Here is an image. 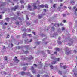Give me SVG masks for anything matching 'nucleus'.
I'll list each match as a JSON object with an SVG mask.
<instances>
[{"mask_svg":"<svg viewBox=\"0 0 77 77\" xmlns=\"http://www.w3.org/2000/svg\"><path fill=\"white\" fill-rule=\"evenodd\" d=\"M55 33H56L54 34V35H55V36H56V35H57V33L56 32H55Z\"/></svg>","mask_w":77,"mask_h":77,"instance_id":"obj_52","label":"nucleus"},{"mask_svg":"<svg viewBox=\"0 0 77 77\" xmlns=\"http://www.w3.org/2000/svg\"><path fill=\"white\" fill-rule=\"evenodd\" d=\"M53 7L54 8H56V4H54L53 5Z\"/></svg>","mask_w":77,"mask_h":77,"instance_id":"obj_47","label":"nucleus"},{"mask_svg":"<svg viewBox=\"0 0 77 77\" xmlns=\"http://www.w3.org/2000/svg\"><path fill=\"white\" fill-rule=\"evenodd\" d=\"M47 52L49 54H50V50H48L47 51Z\"/></svg>","mask_w":77,"mask_h":77,"instance_id":"obj_37","label":"nucleus"},{"mask_svg":"<svg viewBox=\"0 0 77 77\" xmlns=\"http://www.w3.org/2000/svg\"><path fill=\"white\" fill-rule=\"evenodd\" d=\"M42 17V16H41L40 15H39L38 17V18H41V17Z\"/></svg>","mask_w":77,"mask_h":77,"instance_id":"obj_35","label":"nucleus"},{"mask_svg":"<svg viewBox=\"0 0 77 77\" xmlns=\"http://www.w3.org/2000/svg\"><path fill=\"white\" fill-rule=\"evenodd\" d=\"M63 65V64L60 63V68H62Z\"/></svg>","mask_w":77,"mask_h":77,"instance_id":"obj_24","label":"nucleus"},{"mask_svg":"<svg viewBox=\"0 0 77 77\" xmlns=\"http://www.w3.org/2000/svg\"><path fill=\"white\" fill-rule=\"evenodd\" d=\"M18 19L19 20H21V19L20 17H19Z\"/></svg>","mask_w":77,"mask_h":77,"instance_id":"obj_60","label":"nucleus"},{"mask_svg":"<svg viewBox=\"0 0 77 77\" xmlns=\"http://www.w3.org/2000/svg\"><path fill=\"white\" fill-rule=\"evenodd\" d=\"M11 45L12 47H13V46H14V45H13V44L12 43L11 44Z\"/></svg>","mask_w":77,"mask_h":77,"instance_id":"obj_57","label":"nucleus"},{"mask_svg":"<svg viewBox=\"0 0 77 77\" xmlns=\"http://www.w3.org/2000/svg\"><path fill=\"white\" fill-rule=\"evenodd\" d=\"M18 5H16V6L14 7L11 8V10H13V11H15L16 9H18Z\"/></svg>","mask_w":77,"mask_h":77,"instance_id":"obj_3","label":"nucleus"},{"mask_svg":"<svg viewBox=\"0 0 77 77\" xmlns=\"http://www.w3.org/2000/svg\"><path fill=\"white\" fill-rule=\"evenodd\" d=\"M29 53V52L27 51L25 52V53H26V54H27V53Z\"/></svg>","mask_w":77,"mask_h":77,"instance_id":"obj_49","label":"nucleus"},{"mask_svg":"<svg viewBox=\"0 0 77 77\" xmlns=\"http://www.w3.org/2000/svg\"><path fill=\"white\" fill-rule=\"evenodd\" d=\"M50 68H51V69H53V66H50Z\"/></svg>","mask_w":77,"mask_h":77,"instance_id":"obj_30","label":"nucleus"},{"mask_svg":"<svg viewBox=\"0 0 77 77\" xmlns=\"http://www.w3.org/2000/svg\"><path fill=\"white\" fill-rule=\"evenodd\" d=\"M54 54H56L57 55V52H54Z\"/></svg>","mask_w":77,"mask_h":77,"instance_id":"obj_56","label":"nucleus"},{"mask_svg":"<svg viewBox=\"0 0 77 77\" xmlns=\"http://www.w3.org/2000/svg\"><path fill=\"white\" fill-rule=\"evenodd\" d=\"M63 17H66V14H63Z\"/></svg>","mask_w":77,"mask_h":77,"instance_id":"obj_55","label":"nucleus"},{"mask_svg":"<svg viewBox=\"0 0 77 77\" xmlns=\"http://www.w3.org/2000/svg\"><path fill=\"white\" fill-rule=\"evenodd\" d=\"M14 2H18V0H14Z\"/></svg>","mask_w":77,"mask_h":77,"instance_id":"obj_44","label":"nucleus"},{"mask_svg":"<svg viewBox=\"0 0 77 77\" xmlns=\"http://www.w3.org/2000/svg\"><path fill=\"white\" fill-rule=\"evenodd\" d=\"M28 58L29 59H33V57H32V56H29L28 57Z\"/></svg>","mask_w":77,"mask_h":77,"instance_id":"obj_10","label":"nucleus"},{"mask_svg":"<svg viewBox=\"0 0 77 77\" xmlns=\"http://www.w3.org/2000/svg\"><path fill=\"white\" fill-rule=\"evenodd\" d=\"M23 38H27V34L26 33L23 34Z\"/></svg>","mask_w":77,"mask_h":77,"instance_id":"obj_7","label":"nucleus"},{"mask_svg":"<svg viewBox=\"0 0 77 77\" xmlns=\"http://www.w3.org/2000/svg\"><path fill=\"white\" fill-rule=\"evenodd\" d=\"M58 73L59 74H62V72L59 71Z\"/></svg>","mask_w":77,"mask_h":77,"instance_id":"obj_40","label":"nucleus"},{"mask_svg":"<svg viewBox=\"0 0 77 77\" xmlns=\"http://www.w3.org/2000/svg\"><path fill=\"white\" fill-rule=\"evenodd\" d=\"M15 58L14 59V61L15 62H17V63H18V62H19V60L17 59V57H15Z\"/></svg>","mask_w":77,"mask_h":77,"instance_id":"obj_6","label":"nucleus"},{"mask_svg":"<svg viewBox=\"0 0 77 77\" xmlns=\"http://www.w3.org/2000/svg\"><path fill=\"white\" fill-rule=\"evenodd\" d=\"M64 50L66 51V53L67 55H68L69 54H71V52H72V51H70L68 52V48H67V47H66V48L64 49Z\"/></svg>","mask_w":77,"mask_h":77,"instance_id":"obj_1","label":"nucleus"},{"mask_svg":"<svg viewBox=\"0 0 77 77\" xmlns=\"http://www.w3.org/2000/svg\"><path fill=\"white\" fill-rule=\"evenodd\" d=\"M55 63H56V61H53L52 62V64H55Z\"/></svg>","mask_w":77,"mask_h":77,"instance_id":"obj_26","label":"nucleus"},{"mask_svg":"<svg viewBox=\"0 0 77 77\" xmlns=\"http://www.w3.org/2000/svg\"><path fill=\"white\" fill-rule=\"evenodd\" d=\"M58 43L59 44H61L62 42H61L59 41L58 42Z\"/></svg>","mask_w":77,"mask_h":77,"instance_id":"obj_36","label":"nucleus"},{"mask_svg":"<svg viewBox=\"0 0 77 77\" xmlns=\"http://www.w3.org/2000/svg\"><path fill=\"white\" fill-rule=\"evenodd\" d=\"M26 20H29V18H28V16H27V15H26Z\"/></svg>","mask_w":77,"mask_h":77,"instance_id":"obj_31","label":"nucleus"},{"mask_svg":"<svg viewBox=\"0 0 77 77\" xmlns=\"http://www.w3.org/2000/svg\"><path fill=\"white\" fill-rule=\"evenodd\" d=\"M35 43H36L37 44L39 45V44H40V42H35Z\"/></svg>","mask_w":77,"mask_h":77,"instance_id":"obj_33","label":"nucleus"},{"mask_svg":"<svg viewBox=\"0 0 77 77\" xmlns=\"http://www.w3.org/2000/svg\"><path fill=\"white\" fill-rule=\"evenodd\" d=\"M44 6H45V7L46 8H48V5L47 4L44 5Z\"/></svg>","mask_w":77,"mask_h":77,"instance_id":"obj_14","label":"nucleus"},{"mask_svg":"<svg viewBox=\"0 0 77 77\" xmlns=\"http://www.w3.org/2000/svg\"><path fill=\"white\" fill-rule=\"evenodd\" d=\"M56 50H57L58 51H59V48H56Z\"/></svg>","mask_w":77,"mask_h":77,"instance_id":"obj_41","label":"nucleus"},{"mask_svg":"<svg viewBox=\"0 0 77 77\" xmlns=\"http://www.w3.org/2000/svg\"><path fill=\"white\" fill-rule=\"evenodd\" d=\"M7 57H5L4 58V60H7Z\"/></svg>","mask_w":77,"mask_h":77,"instance_id":"obj_34","label":"nucleus"},{"mask_svg":"<svg viewBox=\"0 0 77 77\" xmlns=\"http://www.w3.org/2000/svg\"><path fill=\"white\" fill-rule=\"evenodd\" d=\"M39 68L40 69V68H41V67L42 66V64H41L39 65Z\"/></svg>","mask_w":77,"mask_h":77,"instance_id":"obj_16","label":"nucleus"},{"mask_svg":"<svg viewBox=\"0 0 77 77\" xmlns=\"http://www.w3.org/2000/svg\"><path fill=\"white\" fill-rule=\"evenodd\" d=\"M5 19L6 20V21H7L8 22H9V21H10V20H9V18H7Z\"/></svg>","mask_w":77,"mask_h":77,"instance_id":"obj_17","label":"nucleus"},{"mask_svg":"<svg viewBox=\"0 0 77 77\" xmlns=\"http://www.w3.org/2000/svg\"><path fill=\"white\" fill-rule=\"evenodd\" d=\"M31 69L32 70V73H33V74H35L36 73V70H35L34 69V68L33 67H31Z\"/></svg>","mask_w":77,"mask_h":77,"instance_id":"obj_2","label":"nucleus"},{"mask_svg":"<svg viewBox=\"0 0 77 77\" xmlns=\"http://www.w3.org/2000/svg\"><path fill=\"white\" fill-rule=\"evenodd\" d=\"M32 33H33V34L34 35H36V32H33Z\"/></svg>","mask_w":77,"mask_h":77,"instance_id":"obj_48","label":"nucleus"},{"mask_svg":"<svg viewBox=\"0 0 77 77\" xmlns=\"http://www.w3.org/2000/svg\"><path fill=\"white\" fill-rule=\"evenodd\" d=\"M6 5V3L5 2H4L0 6H5Z\"/></svg>","mask_w":77,"mask_h":77,"instance_id":"obj_8","label":"nucleus"},{"mask_svg":"<svg viewBox=\"0 0 77 77\" xmlns=\"http://www.w3.org/2000/svg\"><path fill=\"white\" fill-rule=\"evenodd\" d=\"M37 77H40V75L38 74V75L37 76Z\"/></svg>","mask_w":77,"mask_h":77,"instance_id":"obj_59","label":"nucleus"},{"mask_svg":"<svg viewBox=\"0 0 77 77\" xmlns=\"http://www.w3.org/2000/svg\"><path fill=\"white\" fill-rule=\"evenodd\" d=\"M33 66V67H35V68H36V67L37 66V65L36 64H34Z\"/></svg>","mask_w":77,"mask_h":77,"instance_id":"obj_21","label":"nucleus"},{"mask_svg":"<svg viewBox=\"0 0 77 77\" xmlns=\"http://www.w3.org/2000/svg\"><path fill=\"white\" fill-rule=\"evenodd\" d=\"M17 48H18V49H20V48H21V47H20V46H18L17 47Z\"/></svg>","mask_w":77,"mask_h":77,"instance_id":"obj_51","label":"nucleus"},{"mask_svg":"<svg viewBox=\"0 0 77 77\" xmlns=\"http://www.w3.org/2000/svg\"><path fill=\"white\" fill-rule=\"evenodd\" d=\"M27 32H30L31 30H30V29H27Z\"/></svg>","mask_w":77,"mask_h":77,"instance_id":"obj_23","label":"nucleus"},{"mask_svg":"<svg viewBox=\"0 0 77 77\" xmlns=\"http://www.w3.org/2000/svg\"><path fill=\"white\" fill-rule=\"evenodd\" d=\"M71 3H72V5H74L75 2L74 1L72 0V1H71Z\"/></svg>","mask_w":77,"mask_h":77,"instance_id":"obj_12","label":"nucleus"},{"mask_svg":"<svg viewBox=\"0 0 77 77\" xmlns=\"http://www.w3.org/2000/svg\"><path fill=\"white\" fill-rule=\"evenodd\" d=\"M57 9L58 11H60V12H62V11H63V9L61 7H59Z\"/></svg>","mask_w":77,"mask_h":77,"instance_id":"obj_5","label":"nucleus"},{"mask_svg":"<svg viewBox=\"0 0 77 77\" xmlns=\"http://www.w3.org/2000/svg\"><path fill=\"white\" fill-rule=\"evenodd\" d=\"M20 2L21 3H24V1L23 0H21Z\"/></svg>","mask_w":77,"mask_h":77,"instance_id":"obj_22","label":"nucleus"},{"mask_svg":"<svg viewBox=\"0 0 77 77\" xmlns=\"http://www.w3.org/2000/svg\"><path fill=\"white\" fill-rule=\"evenodd\" d=\"M55 60L57 61H58V62L59 61V58H55Z\"/></svg>","mask_w":77,"mask_h":77,"instance_id":"obj_25","label":"nucleus"},{"mask_svg":"<svg viewBox=\"0 0 77 77\" xmlns=\"http://www.w3.org/2000/svg\"><path fill=\"white\" fill-rule=\"evenodd\" d=\"M52 30L53 31H54V28L53 27H52Z\"/></svg>","mask_w":77,"mask_h":77,"instance_id":"obj_38","label":"nucleus"},{"mask_svg":"<svg viewBox=\"0 0 77 77\" xmlns=\"http://www.w3.org/2000/svg\"><path fill=\"white\" fill-rule=\"evenodd\" d=\"M23 69L24 71H26V67H23Z\"/></svg>","mask_w":77,"mask_h":77,"instance_id":"obj_28","label":"nucleus"},{"mask_svg":"<svg viewBox=\"0 0 77 77\" xmlns=\"http://www.w3.org/2000/svg\"><path fill=\"white\" fill-rule=\"evenodd\" d=\"M54 54H51V59H54L55 58V57L53 56V55Z\"/></svg>","mask_w":77,"mask_h":77,"instance_id":"obj_15","label":"nucleus"},{"mask_svg":"<svg viewBox=\"0 0 77 77\" xmlns=\"http://www.w3.org/2000/svg\"><path fill=\"white\" fill-rule=\"evenodd\" d=\"M2 72H3V73H4V74H6V73L5 72L3 71Z\"/></svg>","mask_w":77,"mask_h":77,"instance_id":"obj_54","label":"nucleus"},{"mask_svg":"<svg viewBox=\"0 0 77 77\" xmlns=\"http://www.w3.org/2000/svg\"><path fill=\"white\" fill-rule=\"evenodd\" d=\"M26 24H27L28 26H29V25H30V23H29V22H27L26 23Z\"/></svg>","mask_w":77,"mask_h":77,"instance_id":"obj_32","label":"nucleus"},{"mask_svg":"<svg viewBox=\"0 0 77 77\" xmlns=\"http://www.w3.org/2000/svg\"><path fill=\"white\" fill-rule=\"evenodd\" d=\"M54 26L56 27H59V24L56 23L54 24Z\"/></svg>","mask_w":77,"mask_h":77,"instance_id":"obj_9","label":"nucleus"},{"mask_svg":"<svg viewBox=\"0 0 77 77\" xmlns=\"http://www.w3.org/2000/svg\"><path fill=\"white\" fill-rule=\"evenodd\" d=\"M16 24H19V22H16Z\"/></svg>","mask_w":77,"mask_h":77,"instance_id":"obj_53","label":"nucleus"},{"mask_svg":"<svg viewBox=\"0 0 77 77\" xmlns=\"http://www.w3.org/2000/svg\"><path fill=\"white\" fill-rule=\"evenodd\" d=\"M5 25H7V24H8V23H7L5 22Z\"/></svg>","mask_w":77,"mask_h":77,"instance_id":"obj_63","label":"nucleus"},{"mask_svg":"<svg viewBox=\"0 0 77 77\" xmlns=\"http://www.w3.org/2000/svg\"><path fill=\"white\" fill-rule=\"evenodd\" d=\"M31 15H35V14L34 13H31Z\"/></svg>","mask_w":77,"mask_h":77,"instance_id":"obj_45","label":"nucleus"},{"mask_svg":"<svg viewBox=\"0 0 77 77\" xmlns=\"http://www.w3.org/2000/svg\"><path fill=\"white\" fill-rule=\"evenodd\" d=\"M63 6V4H60V7H61V6Z\"/></svg>","mask_w":77,"mask_h":77,"instance_id":"obj_46","label":"nucleus"},{"mask_svg":"<svg viewBox=\"0 0 77 77\" xmlns=\"http://www.w3.org/2000/svg\"><path fill=\"white\" fill-rule=\"evenodd\" d=\"M24 8V6L23 5H22L21 6V8H23V9Z\"/></svg>","mask_w":77,"mask_h":77,"instance_id":"obj_43","label":"nucleus"},{"mask_svg":"<svg viewBox=\"0 0 77 77\" xmlns=\"http://www.w3.org/2000/svg\"><path fill=\"white\" fill-rule=\"evenodd\" d=\"M65 30V28L63 27H62V30Z\"/></svg>","mask_w":77,"mask_h":77,"instance_id":"obj_50","label":"nucleus"},{"mask_svg":"<svg viewBox=\"0 0 77 77\" xmlns=\"http://www.w3.org/2000/svg\"><path fill=\"white\" fill-rule=\"evenodd\" d=\"M38 5V4H37L36 3H34L33 5V6L34 7V9H37V6H36V5Z\"/></svg>","mask_w":77,"mask_h":77,"instance_id":"obj_4","label":"nucleus"},{"mask_svg":"<svg viewBox=\"0 0 77 77\" xmlns=\"http://www.w3.org/2000/svg\"><path fill=\"white\" fill-rule=\"evenodd\" d=\"M39 7H40V8H43L44 7V5H43V4L40 5L39 6Z\"/></svg>","mask_w":77,"mask_h":77,"instance_id":"obj_11","label":"nucleus"},{"mask_svg":"<svg viewBox=\"0 0 77 77\" xmlns=\"http://www.w3.org/2000/svg\"><path fill=\"white\" fill-rule=\"evenodd\" d=\"M7 37L6 38H9V34H7Z\"/></svg>","mask_w":77,"mask_h":77,"instance_id":"obj_39","label":"nucleus"},{"mask_svg":"<svg viewBox=\"0 0 77 77\" xmlns=\"http://www.w3.org/2000/svg\"><path fill=\"white\" fill-rule=\"evenodd\" d=\"M0 24H1V25L3 24V22H0Z\"/></svg>","mask_w":77,"mask_h":77,"instance_id":"obj_61","label":"nucleus"},{"mask_svg":"<svg viewBox=\"0 0 77 77\" xmlns=\"http://www.w3.org/2000/svg\"><path fill=\"white\" fill-rule=\"evenodd\" d=\"M60 37H59V38H58V39H59V40H60Z\"/></svg>","mask_w":77,"mask_h":77,"instance_id":"obj_64","label":"nucleus"},{"mask_svg":"<svg viewBox=\"0 0 77 77\" xmlns=\"http://www.w3.org/2000/svg\"><path fill=\"white\" fill-rule=\"evenodd\" d=\"M64 8H65L66 9V8H67L66 7V6H64Z\"/></svg>","mask_w":77,"mask_h":77,"instance_id":"obj_58","label":"nucleus"},{"mask_svg":"<svg viewBox=\"0 0 77 77\" xmlns=\"http://www.w3.org/2000/svg\"><path fill=\"white\" fill-rule=\"evenodd\" d=\"M2 15H0V19H2Z\"/></svg>","mask_w":77,"mask_h":77,"instance_id":"obj_62","label":"nucleus"},{"mask_svg":"<svg viewBox=\"0 0 77 77\" xmlns=\"http://www.w3.org/2000/svg\"><path fill=\"white\" fill-rule=\"evenodd\" d=\"M63 69H65V68H67V66H63Z\"/></svg>","mask_w":77,"mask_h":77,"instance_id":"obj_27","label":"nucleus"},{"mask_svg":"<svg viewBox=\"0 0 77 77\" xmlns=\"http://www.w3.org/2000/svg\"><path fill=\"white\" fill-rule=\"evenodd\" d=\"M71 43H69V45H71L72 44V41H71Z\"/></svg>","mask_w":77,"mask_h":77,"instance_id":"obj_29","label":"nucleus"},{"mask_svg":"<svg viewBox=\"0 0 77 77\" xmlns=\"http://www.w3.org/2000/svg\"><path fill=\"white\" fill-rule=\"evenodd\" d=\"M27 35L28 36H29V37H32V35L31 34H28Z\"/></svg>","mask_w":77,"mask_h":77,"instance_id":"obj_18","label":"nucleus"},{"mask_svg":"<svg viewBox=\"0 0 77 77\" xmlns=\"http://www.w3.org/2000/svg\"><path fill=\"white\" fill-rule=\"evenodd\" d=\"M29 45L25 46V48H26V49H28V48H29Z\"/></svg>","mask_w":77,"mask_h":77,"instance_id":"obj_20","label":"nucleus"},{"mask_svg":"<svg viewBox=\"0 0 77 77\" xmlns=\"http://www.w3.org/2000/svg\"><path fill=\"white\" fill-rule=\"evenodd\" d=\"M17 18H18V17H13L12 18V19L13 20H16L17 19H18Z\"/></svg>","mask_w":77,"mask_h":77,"instance_id":"obj_13","label":"nucleus"},{"mask_svg":"<svg viewBox=\"0 0 77 77\" xmlns=\"http://www.w3.org/2000/svg\"><path fill=\"white\" fill-rule=\"evenodd\" d=\"M21 75H24L25 74V72H22L21 73Z\"/></svg>","mask_w":77,"mask_h":77,"instance_id":"obj_19","label":"nucleus"},{"mask_svg":"<svg viewBox=\"0 0 77 77\" xmlns=\"http://www.w3.org/2000/svg\"><path fill=\"white\" fill-rule=\"evenodd\" d=\"M30 7H31V6H30V5L29 4V5H28V8H30Z\"/></svg>","mask_w":77,"mask_h":77,"instance_id":"obj_42","label":"nucleus"}]
</instances>
